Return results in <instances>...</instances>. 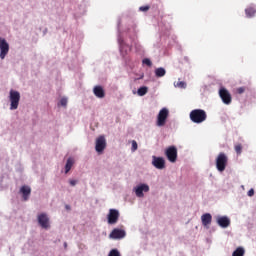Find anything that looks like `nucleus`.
I'll list each match as a JSON object with an SVG mask.
<instances>
[{"instance_id": "1", "label": "nucleus", "mask_w": 256, "mask_h": 256, "mask_svg": "<svg viewBox=\"0 0 256 256\" xmlns=\"http://www.w3.org/2000/svg\"><path fill=\"white\" fill-rule=\"evenodd\" d=\"M207 119V113L202 109H194L190 112V120L194 123L201 124Z\"/></svg>"}, {"instance_id": "2", "label": "nucleus", "mask_w": 256, "mask_h": 256, "mask_svg": "<svg viewBox=\"0 0 256 256\" xmlns=\"http://www.w3.org/2000/svg\"><path fill=\"white\" fill-rule=\"evenodd\" d=\"M227 165H228V156L223 152L219 153L215 159V166L217 171L220 173L224 172Z\"/></svg>"}, {"instance_id": "3", "label": "nucleus", "mask_w": 256, "mask_h": 256, "mask_svg": "<svg viewBox=\"0 0 256 256\" xmlns=\"http://www.w3.org/2000/svg\"><path fill=\"white\" fill-rule=\"evenodd\" d=\"M21 100L20 92L16 90H10L9 92V101H10V110H17Z\"/></svg>"}, {"instance_id": "4", "label": "nucleus", "mask_w": 256, "mask_h": 256, "mask_svg": "<svg viewBox=\"0 0 256 256\" xmlns=\"http://www.w3.org/2000/svg\"><path fill=\"white\" fill-rule=\"evenodd\" d=\"M169 117V110L167 108H162L160 112H158V116L156 117V126L163 127L167 123V119Z\"/></svg>"}, {"instance_id": "5", "label": "nucleus", "mask_w": 256, "mask_h": 256, "mask_svg": "<svg viewBox=\"0 0 256 256\" xmlns=\"http://www.w3.org/2000/svg\"><path fill=\"white\" fill-rule=\"evenodd\" d=\"M132 191L134 194H136V197L143 198L145 196V193H148L150 191V186L146 183H140L136 185Z\"/></svg>"}, {"instance_id": "6", "label": "nucleus", "mask_w": 256, "mask_h": 256, "mask_svg": "<svg viewBox=\"0 0 256 256\" xmlns=\"http://www.w3.org/2000/svg\"><path fill=\"white\" fill-rule=\"evenodd\" d=\"M118 45H120V55L125 58L132 50L133 42L130 45L128 42L118 37Z\"/></svg>"}, {"instance_id": "7", "label": "nucleus", "mask_w": 256, "mask_h": 256, "mask_svg": "<svg viewBox=\"0 0 256 256\" xmlns=\"http://www.w3.org/2000/svg\"><path fill=\"white\" fill-rule=\"evenodd\" d=\"M38 223L42 229H50V218L47 213H41L37 217Z\"/></svg>"}, {"instance_id": "8", "label": "nucleus", "mask_w": 256, "mask_h": 256, "mask_svg": "<svg viewBox=\"0 0 256 256\" xmlns=\"http://www.w3.org/2000/svg\"><path fill=\"white\" fill-rule=\"evenodd\" d=\"M10 50L9 43L6 41L5 38L0 37V58L4 60L8 55Z\"/></svg>"}, {"instance_id": "9", "label": "nucleus", "mask_w": 256, "mask_h": 256, "mask_svg": "<svg viewBox=\"0 0 256 256\" xmlns=\"http://www.w3.org/2000/svg\"><path fill=\"white\" fill-rule=\"evenodd\" d=\"M218 93H219V97L221 98V100L224 104H226V105L231 104L232 96L227 89L220 88Z\"/></svg>"}, {"instance_id": "10", "label": "nucleus", "mask_w": 256, "mask_h": 256, "mask_svg": "<svg viewBox=\"0 0 256 256\" xmlns=\"http://www.w3.org/2000/svg\"><path fill=\"white\" fill-rule=\"evenodd\" d=\"M215 218H216L217 225L222 229H227V227H230L231 220L229 217L218 215Z\"/></svg>"}, {"instance_id": "11", "label": "nucleus", "mask_w": 256, "mask_h": 256, "mask_svg": "<svg viewBox=\"0 0 256 256\" xmlns=\"http://www.w3.org/2000/svg\"><path fill=\"white\" fill-rule=\"evenodd\" d=\"M178 151L175 146H170L168 149H166V157L168 158V161L174 163L177 160Z\"/></svg>"}, {"instance_id": "12", "label": "nucleus", "mask_w": 256, "mask_h": 256, "mask_svg": "<svg viewBox=\"0 0 256 256\" xmlns=\"http://www.w3.org/2000/svg\"><path fill=\"white\" fill-rule=\"evenodd\" d=\"M120 213L117 209H110L108 214V223L109 225H116L119 220Z\"/></svg>"}, {"instance_id": "13", "label": "nucleus", "mask_w": 256, "mask_h": 256, "mask_svg": "<svg viewBox=\"0 0 256 256\" xmlns=\"http://www.w3.org/2000/svg\"><path fill=\"white\" fill-rule=\"evenodd\" d=\"M152 166L158 170L165 168V159L163 157L152 156Z\"/></svg>"}, {"instance_id": "14", "label": "nucleus", "mask_w": 256, "mask_h": 256, "mask_svg": "<svg viewBox=\"0 0 256 256\" xmlns=\"http://www.w3.org/2000/svg\"><path fill=\"white\" fill-rule=\"evenodd\" d=\"M110 239H124L126 237V232L125 230L119 229V228H114V230L111 232L109 235Z\"/></svg>"}, {"instance_id": "15", "label": "nucleus", "mask_w": 256, "mask_h": 256, "mask_svg": "<svg viewBox=\"0 0 256 256\" xmlns=\"http://www.w3.org/2000/svg\"><path fill=\"white\" fill-rule=\"evenodd\" d=\"M106 139L104 136H100L97 140H96V151L98 153H102L104 151V149L106 148Z\"/></svg>"}, {"instance_id": "16", "label": "nucleus", "mask_w": 256, "mask_h": 256, "mask_svg": "<svg viewBox=\"0 0 256 256\" xmlns=\"http://www.w3.org/2000/svg\"><path fill=\"white\" fill-rule=\"evenodd\" d=\"M93 93L95 94V96L99 99H103L105 97V90L102 86L97 85L94 87L93 89Z\"/></svg>"}, {"instance_id": "17", "label": "nucleus", "mask_w": 256, "mask_h": 256, "mask_svg": "<svg viewBox=\"0 0 256 256\" xmlns=\"http://www.w3.org/2000/svg\"><path fill=\"white\" fill-rule=\"evenodd\" d=\"M20 192L22 193L23 200L27 201L31 195V188L29 186H22L20 189Z\"/></svg>"}, {"instance_id": "18", "label": "nucleus", "mask_w": 256, "mask_h": 256, "mask_svg": "<svg viewBox=\"0 0 256 256\" xmlns=\"http://www.w3.org/2000/svg\"><path fill=\"white\" fill-rule=\"evenodd\" d=\"M201 219L202 225H204V227H209V225H211L212 222V215L210 213H206L202 215Z\"/></svg>"}, {"instance_id": "19", "label": "nucleus", "mask_w": 256, "mask_h": 256, "mask_svg": "<svg viewBox=\"0 0 256 256\" xmlns=\"http://www.w3.org/2000/svg\"><path fill=\"white\" fill-rule=\"evenodd\" d=\"M256 14V5H250L248 8L245 9V15L248 18L254 17Z\"/></svg>"}, {"instance_id": "20", "label": "nucleus", "mask_w": 256, "mask_h": 256, "mask_svg": "<svg viewBox=\"0 0 256 256\" xmlns=\"http://www.w3.org/2000/svg\"><path fill=\"white\" fill-rule=\"evenodd\" d=\"M75 161L73 158H68L66 165H65V173L68 174L69 171L72 169L73 165H74Z\"/></svg>"}, {"instance_id": "21", "label": "nucleus", "mask_w": 256, "mask_h": 256, "mask_svg": "<svg viewBox=\"0 0 256 256\" xmlns=\"http://www.w3.org/2000/svg\"><path fill=\"white\" fill-rule=\"evenodd\" d=\"M166 70L163 67L157 68L156 70H154V74L156 75V77L158 78H162L166 75Z\"/></svg>"}, {"instance_id": "22", "label": "nucleus", "mask_w": 256, "mask_h": 256, "mask_svg": "<svg viewBox=\"0 0 256 256\" xmlns=\"http://www.w3.org/2000/svg\"><path fill=\"white\" fill-rule=\"evenodd\" d=\"M244 255H245V249L243 247L236 248L232 253V256H244Z\"/></svg>"}, {"instance_id": "23", "label": "nucleus", "mask_w": 256, "mask_h": 256, "mask_svg": "<svg viewBox=\"0 0 256 256\" xmlns=\"http://www.w3.org/2000/svg\"><path fill=\"white\" fill-rule=\"evenodd\" d=\"M148 87H146V86H143V87H140V88H138V91H137V93H138V96H140V97H143V96H145L147 93H148Z\"/></svg>"}, {"instance_id": "24", "label": "nucleus", "mask_w": 256, "mask_h": 256, "mask_svg": "<svg viewBox=\"0 0 256 256\" xmlns=\"http://www.w3.org/2000/svg\"><path fill=\"white\" fill-rule=\"evenodd\" d=\"M174 87L185 89L187 87V84L184 81L175 82Z\"/></svg>"}, {"instance_id": "25", "label": "nucleus", "mask_w": 256, "mask_h": 256, "mask_svg": "<svg viewBox=\"0 0 256 256\" xmlns=\"http://www.w3.org/2000/svg\"><path fill=\"white\" fill-rule=\"evenodd\" d=\"M108 256H121L120 252L118 249H112L110 252H109V255Z\"/></svg>"}, {"instance_id": "26", "label": "nucleus", "mask_w": 256, "mask_h": 256, "mask_svg": "<svg viewBox=\"0 0 256 256\" xmlns=\"http://www.w3.org/2000/svg\"><path fill=\"white\" fill-rule=\"evenodd\" d=\"M246 91V87H238L236 88L235 92L237 94H243Z\"/></svg>"}, {"instance_id": "27", "label": "nucleus", "mask_w": 256, "mask_h": 256, "mask_svg": "<svg viewBox=\"0 0 256 256\" xmlns=\"http://www.w3.org/2000/svg\"><path fill=\"white\" fill-rule=\"evenodd\" d=\"M234 149H235V152H236L237 154H241V153H242V146H241L240 144L236 145V146L234 147Z\"/></svg>"}, {"instance_id": "28", "label": "nucleus", "mask_w": 256, "mask_h": 256, "mask_svg": "<svg viewBox=\"0 0 256 256\" xmlns=\"http://www.w3.org/2000/svg\"><path fill=\"white\" fill-rule=\"evenodd\" d=\"M138 149V144L137 142L134 140L132 141V152H135Z\"/></svg>"}, {"instance_id": "29", "label": "nucleus", "mask_w": 256, "mask_h": 256, "mask_svg": "<svg viewBox=\"0 0 256 256\" xmlns=\"http://www.w3.org/2000/svg\"><path fill=\"white\" fill-rule=\"evenodd\" d=\"M142 63H144V64H146V65H148V66H152V62H151V60L148 59V58L142 60Z\"/></svg>"}, {"instance_id": "30", "label": "nucleus", "mask_w": 256, "mask_h": 256, "mask_svg": "<svg viewBox=\"0 0 256 256\" xmlns=\"http://www.w3.org/2000/svg\"><path fill=\"white\" fill-rule=\"evenodd\" d=\"M69 183H70L71 186L74 187V186H76V185L78 184V180L70 179V180H69Z\"/></svg>"}, {"instance_id": "31", "label": "nucleus", "mask_w": 256, "mask_h": 256, "mask_svg": "<svg viewBox=\"0 0 256 256\" xmlns=\"http://www.w3.org/2000/svg\"><path fill=\"white\" fill-rule=\"evenodd\" d=\"M150 9L149 6H142L140 7L138 10L142 11V12H147Z\"/></svg>"}, {"instance_id": "32", "label": "nucleus", "mask_w": 256, "mask_h": 256, "mask_svg": "<svg viewBox=\"0 0 256 256\" xmlns=\"http://www.w3.org/2000/svg\"><path fill=\"white\" fill-rule=\"evenodd\" d=\"M67 103H68L67 98H62L61 101H60V104H61L62 106H64V107L67 105Z\"/></svg>"}, {"instance_id": "33", "label": "nucleus", "mask_w": 256, "mask_h": 256, "mask_svg": "<svg viewBox=\"0 0 256 256\" xmlns=\"http://www.w3.org/2000/svg\"><path fill=\"white\" fill-rule=\"evenodd\" d=\"M254 189H250L248 192H247V195L249 196V197H251V196H253L254 195Z\"/></svg>"}, {"instance_id": "34", "label": "nucleus", "mask_w": 256, "mask_h": 256, "mask_svg": "<svg viewBox=\"0 0 256 256\" xmlns=\"http://www.w3.org/2000/svg\"><path fill=\"white\" fill-rule=\"evenodd\" d=\"M65 208H66L67 210H70V209H71L70 205H66Z\"/></svg>"}, {"instance_id": "35", "label": "nucleus", "mask_w": 256, "mask_h": 256, "mask_svg": "<svg viewBox=\"0 0 256 256\" xmlns=\"http://www.w3.org/2000/svg\"><path fill=\"white\" fill-rule=\"evenodd\" d=\"M64 245H65V247H67V243H65Z\"/></svg>"}]
</instances>
